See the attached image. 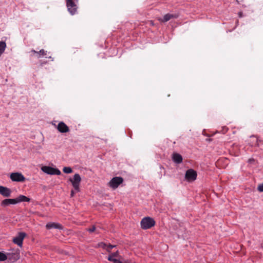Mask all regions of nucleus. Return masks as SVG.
Returning a JSON list of instances; mask_svg holds the SVG:
<instances>
[{
  "mask_svg": "<svg viewBox=\"0 0 263 263\" xmlns=\"http://www.w3.org/2000/svg\"><path fill=\"white\" fill-rule=\"evenodd\" d=\"M141 227L143 229H148L154 226L155 221L152 218L147 217L143 218L141 221Z\"/></svg>",
  "mask_w": 263,
  "mask_h": 263,
  "instance_id": "1",
  "label": "nucleus"
},
{
  "mask_svg": "<svg viewBox=\"0 0 263 263\" xmlns=\"http://www.w3.org/2000/svg\"><path fill=\"white\" fill-rule=\"evenodd\" d=\"M78 0H66V6L68 11L71 15L76 13L78 7L76 4Z\"/></svg>",
  "mask_w": 263,
  "mask_h": 263,
  "instance_id": "2",
  "label": "nucleus"
},
{
  "mask_svg": "<svg viewBox=\"0 0 263 263\" xmlns=\"http://www.w3.org/2000/svg\"><path fill=\"white\" fill-rule=\"evenodd\" d=\"M123 182V179L121 177H115L111 179L109 182V186L114 189H117L120 184Z\"/></svg>",
  "mask_w": 263,
  "mask_h": 263,
  "instance_id": "3",
  "label": "nucleus"
},
{
  "mask_svg": "<svg viewBox=\"0 0 263 263\" xmlns=\"http://www.w3.org/2000/svg\"><path fill=\"white\" fill-rule=\"evenodd\" d=\"M7 259L11 262H14L20 258V252L18 250H13L6 254Z\"/></svg>",
  "mask_w": 263,
  "mask_h": 263,
  "instance_id": "4",
  "label": "nucleus"
},
{
  "mask_svg": "<svg viewBox=\"0 0 263 263\" xmlns=\"http://www.w3.org/2000/svg\"><path fill=\"white\" fill-rule=\"evenodd\" d=\"M10 178L12 181L15 182H24L26 180L25 177L21 173H12L10 175Z\"/></svg>",
  "mask_w": 263,
  "mask_h": 263,
  "instance_id": "5",
  "label": "nucleus"
},
{
  "mask_svg": "<svg viewBox=\"0 0 263 263\" xmlns=\"http://www.w3.org/2000/svg\"><path fill=\"white\" fill-rule=\"evenodd\" d=\"M69 180L71 182L74 189L77 191H79V185H80V183L81 180V178L80 175L78 174H74L73 178L72 179L70 178Z\"/></svg>",
  "mask_w": 263,
  "mask_h": 263,
  "instance_id": "6",
  "label": "nucleus"
},
{
  "mask_svg": "<svg viewBox=\"0 0 263 263\" xmlns=\"http://www.w3.org/2000/svg\"><path fill=\"white\" fill-rule=\"evenodd\" d=\"M26 236V234L25 232H19L17 236L13 238V242L21 247L23 245V241Z\"/></svg>",
  "mask_w": 263,
  "mask_h": 263,
  "instance_id": "7",
  "label": "nucleus"
},
{
  "mask_svg": "<svg viewBox=\"0 0 263 263\" xmlns=\"http://www.w3.org/2000/svg\"><path fill=\"white\" fill-rule=\"evenodd\" d=\"M197 173L193 169L188 170L185 173V178L187 181H194L197 178Z\"/></svg>",
  "mask_w": 263,
  "mask_h": 263,
  "instance_id": "8",
  "label": "nucleus"
},
{
  "mask_svg": "<svg viewBox=\"0 0 263 263\" xmlns=\"http://www.w3.org/2000/svg\"><path fill=\"white\" fill-rule=\"evenodd\" d=\"M12 191L7 187L0 185V194L5 197H9L11 196Z\"/></svg>",
  "mask_w": 263,
  "mask_h": 263,
  "instance_id": "9",
  "label": "nucleus"
},
{
  "mask_svg": "<svg viewBox=\"0 0 263 263\" xmlns=\"http://www.w3.org/2000/svg\"><path fill=\"white\" fill-rule=\"evenodd\" d=\"M57 129L62 133H67L69 131V127L63 122H60L58 124Z\"/></svg>",
  "mask_w": 263,
  "mask_h": 263,
  "instance_id": "10",
  "label": "nucleus"
},
{
  "mask_svg": "<svg viewBox=\"0 0 263 263\" xmlns=\"http://www.w3.org/2000/svg\"><path fill=\"white\" fill-rule=\"evenodd\" d=\"M47 229H62L63 226L59 223L55 222H49L46 226Z\"/></svg>",
  "mask_w": 263,
  "mask_h": 263,
  "instance_id": "11",
  "label": "nucleus"
},
{
  "mask_svg": "<svg viewBox=\"0 0 263 263\" xmlns=\"http://www.w3.org/2000/svg\"><path fill=\"white\" fill-rule=\"evenodd\" d=\"M172 159L174 162L179 164L182 162V157L181 155L178 153H173L172 155Z\"/></svg>",
  "mask_w": 263,
  "mask_h": 263,
  "instance_id": "12",
  "label": "nucleus"
},
{
  "mask_svg": "<svg viewBox=\"0 0 263 263\" xmlns=\"http://www.w3.org/2000/svg\"><path fill=\"white\" fill-rule=\"evenodd\" d=\"M10 204H16V202L15 199H6L3 200L1 202V205L6 206Z\"/></svg>",
  "mask_w": 263,
  "mask_h": 263,
  "instance_id": "13",
  "label": "nucleus"
},
{
  "mask_svg": "<svg viewBox=\"0 0 263 263\" xmlns=\"http://www.w3.org/2000/svg\"><path fill=\"white\" fill-rule=\"evenodd\" d=\"M178 17V15L177 14L167 13L164 16L162 20V22H166L170 20L171 18H176Z\"/></svg>",
  "mask_w": 263,
  "mask_h": 263,
  "instance_id": "14",
  "label": "nucleus"
},
{
  "mask_svg": "<svg viewBox=\"0 0 263 263\" xmlns=\"http://www.w3.org/2000/svg\"><path fill=\"white\" fill-rule=\"evenodd\" d=\"M54 169V168L48 166H44L41 168L43 172L49 175H53Z\"/></svg>",
  "mask_w": 263,
  "mask_h": 263,
  "instance_id": "15",
  "label": "nucleus"
},
{
  "mask_svg": "<svg viewBox=\"0 0 263 263\" xmlns=\"http://www.w3.org/2000/svg\"><path fill=\"white\" fill-rule=\"evenodd\" d=\"M16 203L21 202H29L30 199L24 195H20L17 198H15Z\"/></svg>",
  "mask_w": 263,
  "mask_h": 263,
  "instance_id": "16",
  "label": "nucleus"
},
{
  "mask_svg": "<svg viewBox=\"0 0 263 263\" xmlns=\"http://www.w3.org/2000/svg\"><path fill=\"white\" fill-rule=\"evenodd\" d=\"M31 52H33L34 54H36L35 56L37 58H40L41 57H44L46 55V51H45L44 49L40 50L39 52H37L34 50H32Z\"/></svg>",
  "mask_w": 263,
  "mask_h": 263,
  "instance_id": "17",
  "label": "nucleus"
},
{
  "mask_svg": "<svg viewBox=\"0 0 263 263\" xmlns=\"http://www.w3.org/2000/svg\"><path fill=\"white\" fill-rule=\"evenodd\" d=\"M119 256V252L117 251L116 252L112 253L109 255L108 257H111L112 259H116Z\"/></svg>",
  "mask_w": 263,
  "mask_h": 263,
  "instance_id": "18",
  "label": "nucleus"
},
{
  "mask_svg": "<svg viewBox=\"0 0 263 263\" xmlns=\"http://www.w3.org/2000/svg\"><path fill=\"white\" fill-rule=\"evenodd\" d=\"M63 171L66 174L71 173L72 172V170L70 167H64L63 169Z\"/></svg>",
  "mask_w": 263,
  "mask_h": 263,
  "instance_id": "19",
  "label": "nucleus"
},
{
  "mask_svg": "<svg viewBox=\"0 0 263 263\" xmlns=\"http://www.w3.org/2000/svg\"><path fill=\"white\" fill-rule=\"evenodd\" d=\"M7 259L6 254L0 252V261H4Z\"/></svg>",
  "mask_w": 263,
  "mask_h": 263,
  "instance_id": "20",
  "label": "nucleus"
},
{
  "mask_svg": "<svg viewBox=\"0 0 263 263\" xmlns=\"http://www.w3.org/2000/svg\"><path fill=\"white\" fill-rule=\"evenodd\" d=\"M107 259L109 261H112L114 263H122L120 260L117 259V258L112 259L111 257H107Z\"/></svg>",
  "mask_w": 263,
  "mask_h": 263,
  "instance_id": "21",
  "label": "nucleus"
},
{
  "mask_svg": "<svg viewBox=\"0 0 263 263\" xmlns=\"http://www.w3.org/2000/svg\"><path fill=\"white\" fill-rule=\"evenodd\" d=\"M61 172L59 169H58V168L54 169L53 175H61Z\"/></svg>",
  "mask_w": 263,
  "mask_h": 263,
  "instance_id": "22",
  "label": "nucleus"
},
{
  "mask_svg": "<svg viewBox=\"0 0 263 263\" xmlns=\"http://www.w3.org/2000/svg\"><path fill=\"white\" fill-rule=\"evenodd\" d=\"M115 247V246H113V245H109L108 246H107V248H106V250L108 252H110L111 250L114 248Z\"/></svg>",
  "mask_w": 263,
  "mask_h": 263,
  "instance_id": "23",
  "label": "nucleus"
},
{
  "mask_svg": "<svg viewBox=\"0 0 263 263\" xmlns=\"http://www.w3.org/2000/svg\"><path fill=\"white\" fill-rule=\"evenodd\" d=\"M257 189L259 192H263V183L259 184Z\"/></svg>",
  "mask_w": 263,
  "mask_h": 263,
  "instance_id": "24",
  "label": "nucleus"
},
{
  "mask_svg": "<svg viewBox=\"0 0 263 263\" xmlns=\"http://www.w3.org/2000/svg\"><path fill=\"white\" fill-rule=\"evenodd\" d=\"M96 230L95 226H93L88 229V231L90 233L94 232Z\"/></svg>",
  "mask_w": 263,
  "mask_h": 263,
  "instance_id": "25",
  "label": "nucleus"
},
{
  "mask_svg": "<svg viewBox=\"0 0 263 263\" xmlns=\"http://www.w3.org/2000/svg\"><path fill=\"white\" fill-rule=\"evenodd\" d=\"M238 15H239V17H242V16H243V13H242V12H239L238 13Z\"/></svg>",
  "mask_w": 263,
  "mask_h": 263,
  "instance_id": "26",
  "label": "nucleus"
},
{
  "mask_svg": "<svg viewBox=\"0 0 263 263\" xmlns=\"http://www.w3.org/2000/svg\"><path fill=\"white\" fill-rule=\"evenodd\" d=\"M252 161H254V159H249V162H251Z\"/></svg>",
  "mask_w": 263,
  "mask_h": 263,
  "instance_id": "27",
  "label": "nucleus"
},
{
  "mask_svg": "<svg viewBox=\"0 0 263 263\" xmlns=\"http://www.w3.org/2000/svg\"><path fill=\"white\" fill-rule=\"evenodd\" d=\"M74 195V192L73 191H71V196H73Z\"/></svg>",
  "mask_w": 263,
  "mask_h": 263,
  "instance_id": "28",
  "label": "nucleus"
},
{
  "mask_svg": "<svg viewBox=\"0 0 263 263\" xmlns=\"http://www.w3.org/2000/svg\"><path fill=\"white\" fill-rule=\"evenodd\" d=\"M256 142L258 143V139H256Z\"/></svg>",
  "mask_w": 263,
  "mask_h": 263,
  "instance_id": "29",
  "label": "nucleus"
}]
</instances>
